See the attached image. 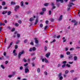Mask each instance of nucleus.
Wrapping results in <instances>:
<instances>
[{
    "instance_id": "f257e3e1",
    "label": "nucleus",
    "mask_w": 80,
    "mask_h": 80,
    "mask_svg": "<svg viewBox=\"0 0 80 80\" xmlns=\"http://www.w3.org/2000/svg\"><path fill=\"white\" fill-rule=\"evenodd\" d=\"M8 13V15H10L11 14L12 12L11 11L8 12L7 11H4L2 12V14H3V15H5V13Z\"/></svg>"
},
{
    "instance_id": "f03ea898",
    "label": "nucleus",
    "mask_w": 80,
    "mask_h": 80,
    "mask_svg": "<svg viewBox=\"0 0 80 80\" xmlns=\"http://www.w3.org/2000/svg\"><path fill=\"white\" fill-rule=\"evenodd\" d=\"M24 53V51H22V52H20L18 55V58H20V57L22 54Z\"/></svg>"
},
{
    "instance_id": "7ed1b4c3",
    "label": "nucleus",
    "mask_w": 80,
    "mask_h": 80,
    "mask_svg": "<svg viewBox=\"0 0 80 80\" xmlns=\"http://www.w3.org/2000/svg\"><path fill=\"white\" fill-rule=\"evenodd\" d=\"M24 72L25 73H27L29 72V69H28V66H27L26 68L25 69Z\"/></svg>"
},
{
    "instance_id": "20e7f679",
    "label": "nucleus",
    "mask_w": 80,
    "mask_h": 80,
    "mask_svg": "<svg viewBox=\"0 0 80 80\" xmlns=\"http://www.w3.org/2000/svg\"><path fill=\"white\" fill-rule=\"evenodd\" d=\"M58 77L60 80H62L63 79V77L62 76V73H60L58 75Z\"/></svg>"
},
{
    "instance_id": "39448f33",
    "label": "nucleus",
    "mask_w": 80,
    "mask_h": 80,
    "mask_svg": "<svg viewBox=\"0 0 80 80\" xmlns=\"http://www.w3.org/2000/svg\"><path fill=\"white\" fill-rule=\"evenodd\" d=\"M20 7L18 5L16 6L15 8L14 9V11H15L16 12H17V10H18V9H19Z\"/></svg>"
},
{
    "instance_id": "423d86ee",
    "label": "nucleus",
    "mask_w": 80,
    "mask_h": 80,
    "mask_svg": "<svg viewBox=\"0 0 80 80\" xmlns=\"http://www.w3.org/2000/svg\"><path fill=\"white\" fill-rule=\"evenodd\" d=\"M50 53L48 52L46 54L45 57L47 58H48L49 57H50Z\"/></svg>"
},
{
    "instance_id": "0eeeda50",
    "label": "nucleus",
    "mask_w": 80,
    "mask_h": 80,
    "mask_svg": "<svg viewBox=\"0 0 80 80\" xmlns=\"http://www.w3.org/2000/svg\"><path fill=\"white\" fill-rule=\"evenodd\" d=\"M12 45H13V42H10L9 45L7 48L8 49H9L11 47V46H12Z\"/></svg>"
},
{
    "instance_id": "6e6552de",
    "label": "nucleus",
    "mask_w": 80,
    "mask_h": 80,
    "mask_svg": "<svg viewBox=\"0 0 80 80\" xmlns=\"http://www.w3.org/2000/svg\"><path fill=\"white\" fill-rule=\"evenodd\" d=\"M38 22V18H36V20H35V22L34 24L37 25V23Z\"/></svg>"
},
{
    "instance_id": "1a4fd4ad",
    "label": "nucleus",
    "mask_w": 80,
    "mask_h": 80,
    "mask_svg": "<svg viewBox=\"0 0 80 80\" xmlns=\"http://www.w3.org/2000/svg\"><path fill=\"white\" fill-rule=\"evenodd\" d=\"M34 40H35V42L36 44H37V43H38V39H37V38H34Z\"/></svg>"
},
{
    "instance_id": "9d476101",
    "label": "nucleus",
    "mask_w": 80,
    "mask_h": 80,
    "mask_svg": "<svg viewBox=\"0 0 80 80\" xmlns=\"http://www.w3.org/2000/svg\"><path fill=\"white\" fill-rule=\"evenodd\" d=\"M72 1H70L69 2V4L68 5V7H72Z\"/></svg>"
},
{
    "instance_id": "9b49d317",
    "label": "nucleus",
    "mask_w": 80,
    "mask_h": 80,
    "mask_svg": "<svg viewBox=\"0 0 80 80\" xmlns=\"http://www.w3.org/2000/svg\"><path fill=\"white\" fill-rule=\"evenodd\" d=\"M73 58V54H71L68 57V58L69 59H71V58Z\"/></svg>"
},
{
    "instance_id": "f8f14e48",
    "label": "nucleus",
    "mask_w": 80,
    "mask_h": 80,
    "mask_svg": "<svg viewBox=\"0 0 80 80\" xmlns=\"http://www.w3.org/2000/svg\"><path fill=\"white\" fill-rule=\"evenodd\" d=\"M56 2H60L61 3H63V0H56Z\"/></svg>"
},
{
    "instance_id": "ddd939ff",
    "label": "nucleus",
    "mask_w": 80,
    "mask_h": 80,
    "mask_svg": "<svg viewBox=\"0 0 80 80\" xmlns=\"http://www.w3.org/2000/svg\"><path fill=\"white\" fill-rule=\"evenodd\" d=\"M34 20H35V19L33 18H31L30 19V22H33Z\"/></svg>"
},
{
    "instance_id": "4468645a",
    "label": "nucleus",
    "mask_w": 80,
    "mask_h": 80,
    "mask_svg": "<svg viewBox=\"0 0 80 80\" xmlns=\"http://www.w3.org/2000/svg\"><path fill=\"white\" fill-rule=\"evenodd\" d=\"M62 19V15L60 16L59 18L58 19V21H61Z\"/></svg>"
},
{
    "instance_id": "2eb2a0df",
    "label": "nucleus",
    "mask_w": 80,
    "mask_h": 80,
    "mask_svg": "<svg viewBox=\"0 0 80 80\" xmlns=\"http://www.w3.org/2000/svg\"><path fill=\"white\" fill-rule=\"evenodd\" d=\"M68 72H69V71H68V70H66L65 71L64 73L65 74H68Z\"/></svg>"
},
{
    "instance_id": "dca6fc26",
    "label": "nucleus",
    "mask_w": 80,
    "mask_h": 80,
    "mask_svg": "<svg viewBox=\"0 0 80 80\" xmlns=\"http://www.w3.org/2000/svg\"><path fill=\"white\" fill-rule=\"evenodd\" d=\"M45 63H49V62H48V60H47L46 58H45Z\"/></svg>"
},
{
    "instance_id": "f3484780",
    "label": "nucleus",
    "mask_w": 80,
    "mask_h": 80,
    "mask_svg": "<svg viewBox=\"0 0 80 80\" xmlns=\"http://www.w3.org/2000/svg\"><path fill=\"white\" fill-rule=\"evenodd\" d=\"M77 60V56H74V61H76Z\"/></svg>"
},
{
    "instance_id": "a211bd4d",
    "label": "nucleus",
    "mask_w": 80,
    "mask_h": 80,
    "mask_svg": "<svg viewBox=\"0 0 80 80\" xmlns=\"http://www.w3.org/2000/svg\"><path fill=\"white\" fill-rule=\"evenodd\" d=\"M14 25L15 27H18L19 26V24L17 23H15Z\"/></svg>"
},
{
    "instance_id": "6ab92c4d",
    "label": "nucleus",
    "mask_w": 80,
    "mask_h": 80,
    "mask_svg": "<svg viewBox=\"0 0 80 80\" xmlns=\"http://www.w3.org/2000/svg\"><path fill=\"white\" fill-rule=\"evenodd\" d=\"M46 10H47V9H46V8H43L42 9V12H45V11H46Z\"/></svg>"
},
{
    "instance_id": "aec40b11",
    "label": "nucleus",
    "mask_w": 80,
    "mask_h": 80,
    "mask_svg": "<svg viewBox=\"0 0 80 80\" xmlns=\"http://www.w3.org/2000/svg\"><path fill=\"white\" fill-rule=\"evenodd\" d=\"M32 49L33 51H35V50H36L37 49L36 48H35V47H33L32 48Z\"/></svg>"
},
{
    "instance_id": "412c9836",
    "label": "nucleus",
    "mask_w": 80,
    "mask_h": 80,
    "mask_svg": "<svg viewBox=\"0 0 80 80\" xmlns=\"http://www.w3.org/2000/svg\"><path fill=\"white\" fill-rule=\"evenodd\" d=\"M45 13L44 12L42 11V12H41L39 13V14L40 15H43V14Z\"/></svg>"
},
{
    "instance_id": "4be33fe9",
    "label": "nucleus",
    "mask_w": 80,
    "mask_h": 80,
    "mask_svg": "<svg viewBox=\"0 0 80 80\" xmlns=\"http://www.w3.org/2000/svg\"><path fill=\"white\" fill-rule=\"evenodd\" d=\"M16 3L15 2H11V5H15Z\"/></svg>"
},
{
    "instance_id": "5701e85b",
    "label": "nucleus",
    "mask_w": 80,
    "mask_h": 80,
    "mask_svg": "<svg viewBox=\"0 0 80 80\" xmlns=\"http://www.w3.org/2000/svg\"><path fill=\"white\" fill-rule=\"evenodd\" d=\"M50 5L52 6H55V4L53 2H51Z\"/></svg>"
},
{
    "instance_id": "b1692460",
    "label": "nucleus",
    "mask_w": 80,
    "mask_h": 80,
    "mask_svg": "<svg viewBox=\"0 0 80 80\" xmlns=\"http://www.w3.org/2000/svg\"><path fill=\"white\" fill-rule=\"evenodd\" d=\"M37 71L38 73H40V68H38L37 69Z\"/></svg>"
},
{
    "instance_id": "393cba45",
    "label": "nucleus",
    "mask_w": 80,
    "mask_h": 80,
    "mask_svg": "<svg viewBox=\"0 0 80 80\" xmlns=\"http://www.w3.org/2000/svg\"><path fill=\"white\" fill-rule=\"evenodd\" d=\"M66 54L67 55H70V52L68 51L66 52Z\"/></svg>"
},
{
    "instance_id": "a878e982",
    "label": "nucleus",
    "mask_w": 80,
    "mask_h": 80,
    "mask_svg": "<svg viewBox=\"0 0 80 80\" xmlns=\"http://www.w3.org/2000/svg\"><path fill=\"white\" fill-rule=\"evenodd\" d=\"M66 67H68V68H70V65L67 64H66Z\"/></svg>"
},
{
    "instance_id": "bb28decb",
    "label": "nucleus",
    "mask_w": 80,
    "mask_h": 80,
    "mask_svg": "<svg viewBox=\"0 0 80 80\" xmlns=\"http://www.w3.org/2000/svg\"><path fill=\"white\" fill-rule=\"evenodd\" d=\"M48 3H45L44 4V6H45L46 7H47V6H48Z\"/></svg>"
},
{
    "instance_id": "cd10ccee",
    "label": "nucleus",
    "mask_w": 80,
    "mask_h": 80,
    "mask_svg": "<svg viewBox=\"0 0 80 80\" xmlns=\"http://www.w3.org/2000/svg\"><path fill=\"white\" fill-rule=\"evenodd\" d=\"M64 58V56H63V55H61L60 56V58Z\"/></svg>"
},
{
    "instance_id": "c85d7f7f",
    "label": "nucleus",
    "mask_w": 80,
    "mask_h": 80,
    "mask_svg": "<svg viewBox=\"0 0 80 80\" xmlns=\"http://www.w3.org/2000/svg\"><path fill=\"white\" fill-rule=\"evenodd\" d=\"M21 6L22 7L23 6V1L21 2Z\"/></svg>"
},
{
    "instance_id": "c756f323",
    "label": "nucleus",
    "mask_w": 80,
    "mask_h": 80,
    "mask_svg": "<svg viewBox=\"0 0 80 80\" xmlns=\"http://www.w3.org/2000/svg\"><path fill=\"white\" fill-rule=\"evenodd\" d=\"M1 67L3 69H5V67L3 66V65H2L1 66Z\"/></svg>"
},
{
    "instance_id": "7c9ffc66",
    "label": "nucleus",
    "mask_w": 80,
    "mask_h": 80,
    "mask_svg": "<svg viewBox=\"0 0 80 80\" xmlns=\"http://www.w3.org/2000/svg\"><path fill=\"white\" fill-rule=\"evenodd\" d=\"M48 48L47 47V46H45L44 47V50H45V51H47V49H48Z\"/></svg>"
},
{
    "instance_id": "2f4dec72",
    "label": "nucleus",
    "mask_w": 80,
    "mask_h": 80,
    "mask_svg": "<svg viewBox=\"0 0 80 80\" xmlns=\"http://www.w3.org/2000/svg\"><path fill=\"white\" fill-rule=\"evenodd\" d=\"M36 58V57H34L33 58H32V61H33V60H35Z\"/></svg>"
},
{
    "instance_id": "473e14b6",
    "label": "nucleus",
    "mask_w": 80,
    "mask_h": 80,
    "mask_svg": "<svg viewBox=\"0 0 80 80\" xmlns=\"http://www.w3.org/2000/svg\"><path fill=\"white\" fill-rule=\"evenodd\" d=\"M2 5H5V1H3L2 2Z\"/></svg>"
},
{
    "instance_id": "72a5a7b5",
    "label": "nucleus",
    "mask_w": 80,
    "mask_h": 80,
    "mask_svg": "<svg viewBox=\"0 0 80 80\" xmlns=\"http://www.w3.org/2000/svg\"><path fill=\"white\" fill-rule=\"evenodd\" d=\"M55 41H56V40L54 39L53 40V41L52 42H51L50 43H53L54 42H55Z\"/></svg>"
},
{
    "instance_id": "f704fd0d",
    "label": "nucleus",
    "mask_w": 80,
    "mask_h": 80,
    "mask_svg": "<svg viewBox=\"0 0 80 80\" xmlns=\"http://www.w3.org/2000/svg\"><path fill=\"white\" fill-rule=\"evenodd\" d=\"M12 77H13L12 74L9 75L8 76V77H9V78H12Z\"/></svg>"
},
{
    "instance_id": "c9c22d12",
    "label": "nucleus",
    "mask_w": 80,
    "mask_h": 80,
    "mask_svg": "<svg viewBox=\"0 0 80 80\" xmlns=\"http://www.w3.org/2000/svg\"><path fill=\"white\" fill-rule=\"evenodd\" d=\"M52 14V11L50 10L49 11V15H50Z\"/></svg>"
},
{
    "instance_id": "e433bc0d",
    "label": "nucleus",
    "mask_w": 80,
    "mask_h": 80,
    "mask_svg": "<svg viewBox=\"0 0 80 80\" xmlns=\"http://www.w3.org/2000/svg\"><path fill=\"white\" fill-rule=\"evenodd\" d=\"M40 28H42L43 25L42 24H40Z\"/></svg>"
},
{
    "instance_id": "4c0bfd02",
    "label": "nucleus",
    "mask_w": 80,
    "mask_h": 80,
    "mask_svg": "<svg viewBox=\"0 0 80 80\" xmlns=\"http://www.w3.org/2000/svg\"><path fill=\"white\" fill-rule=\"evenodd\" d=\"M72 22H73V23H75L76 22V20L75 19L72 20L71 21Z\"/></svg>"
},
{
    "instance_id": "58836bf2",
    "label": "nucleus",
    "mask_w": 80,
    "mask_h": 80,
    "mask_svg": "<svg viewBox=\"0 0 80 80\" xmlns=\"http://www.w3.org/2000/svg\"><path fill=\"white\" fill-rule=\"evenodd\" d=\"M55 8H56V7L55 6H52V10H53V9H55Z\"/></svg>"
},
{
    "instance_id": "ea45409f",
    "label": "nucleus",
    "mask_w": 80,
    "mask_h": 80,
    "mask_svg": "<svg viewBox=\"0 0 80 80\" xmlns=\"http://www.w3.org/2000/svg\"><path fill=\"white\" fill-rule=\"evenodd\" d=\"M33 49H32V48H31L29 50V52H32Z\"/></svg>"
},
{
    "instance_id": "a19ab883",
    "label": "nucleus",
    "mask_w": 80,
    "mask_h": 80,
    "mask_svg": "<svg viewBox=\"0 0 80 80\" xmlns=\"http://www.w3.org/2000/svg\"><path fill=\"white\" fill-rule=\"evenodd\" d=\"M67 63V61H66L62 62V63H63V64H65V63Z\"/></svg>"
},
{
    "instance_id": "79ce46f5",
    "label": "nucleus",
    "mask_w": 80,
    "mask_h": 80,
    "mask_svg": "<svg viewBox=\"0 0 80 80\" xmlns=\"http://www.w3.org/2000/svg\"><path fill=\"white\" fill-rule=\"evenodd\" d=\"M17 35L18 38H19L20 37V35L19 34H17Z\"/></svg>"
},
{
    "instance_id": "37998d69",
    "label": "nucleus",
    "mask_w": 80,
    "mask_h": 80,
    "mask_svg": "<svg viewBox=\"0 0 80 80\" xmlns=\"http://www.w3.org/2000/svg\"><path fill=\"white\" fill-rule=\"evenodd\" d=\"M41 59L43 62H44L45 61V59L44 58H41Z\"/></svg>"
},
{
    "instance_id": "c03bdc74",
    "label": "nucleus",
    "mask_w": 80,
    "mask_h": 80,
    "mask_svg": "<svg viewBox=\"0 0 80 80\" xmlns=\"http://www.w3.org/2000/svg\"><path fill=\"white\" fill-rule=\"evenodd\" d=\"M65 66H66V65H65V64H63L62 66V68H64V67H65Z\"/></svg>"
},
{
    "instance_id": "a18cd8bd",
    "label": "nucleus",
    "mask_w": 80,
    "mask_h": 80,
    "mask_svg": "<svg viewBox=\"0 0 80 80\" xmlns=\"http://www.w3.org/2000/svg\"><path fill=\"white\" fill-rule=\"evenodd\" d=\"M27 42H28V41L27 39L24 40V43H27Z\"/></svg>"
},
{
    "instance_id": "49530a36",
    "label": "nucleus",
    "mask_w": 80,
    "mask_h": 80,
    "mask_svg": "<svg viewBox=\"0 0 80 80\" xmlns=\"http://www.w3.org/2000/svg\"><path fill=\"white\" fill-rule=\"evenodd\" d=\"M44 74L45 75H47V74H48V73L47 72L45 71L44 72Z\"/></svg>"
},
{
    "instance_id": "de8ad7c7",
    "label": "nucleus",
    "mask_w": 80,
    "mask_h": 80,
    "mask_svg": "<svg viewBox=\"0 0 80 80\" xmlns=\"http://www.w3.org/2000/svg\"><path fill=\"white\" fill-rule=\"evenodd\" d=\"M15 49H17L18 48V46L17 45H16L15 46Z\"/></svg>"
},
{
    "instance_id": "09e8293b",
    "label": "nucleus",
    "mask_w": 80,
    "mask_h": 80,
    "mask_svg": "<svg viewBox=\"0 0 80 80\" xmlns=\"http://www.w3.org/2000/svg\"><path fill=\"white\" fill-rule=\"evenodd\" d=\"M4 58V57H3V56H2V57H0V60H2V59L3 60V58Z\"/></svg>"
},
{
    "instance_id": "8fccbe9b",
    "label": "nucleus",
    "mask_w": 80,
    "mask_h": 80,
    "mask_svg": "<svg viewBox=\"0 0 80 80\" xmlns=\"http://www.w3.org/2000/svg\"><path fill=\"white\" fill-rule=\"evenodd\" d=\"M32 42L30 43V44L31 45H34V44H33V42H32Z\"/></svg>"
},
{
    "instance_id": "3c124183",
    "label": "nucleus",
    "mask_w": 80,
    "mask_h": 80,
    "mask_svg": "<svg viewBox=\"0 0 80 80\" xmlns=\"http://www.w3.org/2000/svg\"><path fill=\"white\" fill-rule=\"evenodd\" d=\"M47 28H48V26H46L44 27V30H46V29H47Z\"/></svg>"
},
{
    "instance_id": "603ef678",
    "label": "nucleus",
    "mask_w": 80,
    "mask_h": 80,
    "mask_svg": "<svg viewBox=\"0 0 80 80\" xmlns=\"http://www.w3.org/2000/svg\"><path fill=\"white\" fill-rule=\"evenodd\" d=\"M20 42V41H19V40H18L17 42H16V44H18V43H19V42Z\"/></svg>"
},
{
    "instance_id": "864d4df0",
    "label": "nucleus",
    "mask_w": 80,
    "mask_h": 80,
    "mask_svg": "<svg viewBox=\"0 0 80 80\" xmlns=\"http://www.w3.org/2000/svg\"><path fill=\"white\" fill-rule=\"evenodd\" d=\"M15 72H12V76H13V75H15Z\"/></svg>"
},
{
    "instance_id": "5fc2aeb1",
    "label": "nucleus",
    "mask_w": 80,
    "mask_h": 80,
    "mask_svg": "<svg viewBox=\"0 0 80 80\" xmlns=\"http://www.w3.org/2000/svg\"><path fill=\"white\" fill-rule=\"evenodd\" d=\"M28 63H26V64H25L24 65V67H27V66L28 65Z\"/></svg>"
},
{
    "instance_id": "6e6d98bb",
    "label": "nucleus",
    "mask_w": 80,
    "mask_h": 80,
    "mask_svg": "<svg viewBox=\"0 0 80 80\" xmlns=\"http://www.w3.org/2000/svg\"><path fill=\"white\" fill-rule=\"evenodd\" d=\"M61 66V64L60 63L58 64V67H60Z\"/></svg>"
},
{
    "instance_id": "4d7b16f0",
    "label": "nucleus",
    "mask_w": 80,
    "mask_h": 80,
    "mask_svg": "<svg viewBox=\"0 0 80 80\" xmlns=\"http://www.w3.org/2000/svg\"><path fill=\"white\" fill-rule=\"evenodd\" d=\"M18 23H22V21L21 20H19L18 21Z\"/></svg>"
},
{
    "instance_id": "13d9d810",
    "label": "nucleus",
    "mask_w": 80,
    "mask_h": 80,
    "mask_svg": "<svg viewBox=\"0 0 80 80\" xmlns=\"http://www.w3.org/2000/svg\"><path fill=\"white\" fill-rule=\"evenodd\" d=\"M23 61L24 62H27V60L25 58H24Z\"/></svg>"
},
{
    "instance_id": "bf43d9fd",
    "label": "nucleus",
    "mask_w": 80,
    "mask_h": 80,
    "mask_svg": "<svg viewBox=\"0 0 80 80\" xmlns=\"http://www.w3.org/2000/svg\"><path fill=\"white\" fill-rule=\"evenodd\" d=\"M14 56H17V53L15 52L14 53Z\"/></svg>"
},
{
    "instance_id": "052dcab7",
    "label": "nucleus",
    "mask_w": 80,
    "mask_h": 80,
    "mask_svg": "<svg viewBox=\"0 0 80 80\" xmlns=\"http://www.w3.org/2000/svg\"><path fill=\"white\" fill-rule=\"evenodd\" d=\"M31 55H35V52H33L31 54Z\"/></svg>"
},
{
    "instance_id": "680f3d73",
    "label": "nucleus",
    "mask_w": 80,
    "mask_h": 80,
    "mask_svg": "<svg viewBox=\"0 0 80 80\" xmlns=\"http://www.w3.org/2000/svg\"><path fill=\"white\" fill-rule=\"evenodd\" d=\"M51 21L52 22H53L54 21V19H51Z\"/></svg>"
},
{
    "instance_id": "e2e57ef3",
    "label": "nucleus",
    "mask_w": 80,
    "mask_h": 80,
    "mask_svg": "<svg viewBox=\"0 0 80 80\" xmlns=\"http://www.w3.org/2000/svg\"><path fill=\"white\" fill-rule=\"evenodd\" d=\"M20 70H22L23 69V67L21 66L19 68Z\"/></svg>"
},
{
    "instance_id": "0e129e2a",
    "label": "nucleus",
    "mask_w": 80,
    "mask_h": 80,
    "mask_svg": "<svg viewBox=\"0 0 80 80\" xmlns=\"http://www.w3.org/2000/svg\"><path fill=\"white\" fill-rule=\"evenodd\" d=\"M8 63V61H6L5 62V64H7Z\"/></svg>"
},
{
    "instance_id": "69168bd1",
    "label": "nucleus",
    "mask_w": 80,
    "mask_h": 80,
    "mask_svg": "<svg viewBox=\"0 0 80 80\" xmlns=\"http://www.w3.org/2000/svg\"><path fill=\"white\" fill-rule=\"evenodd\" d=\"M2 27H0V32H2Z\"/></svg>"
},
{
    "instance_id": "338daca9",
    "label": "nucleus",
    "mask_w": 80,
    "mask_h": 80,
    "mask_svg": "<svg viewBox=\"0 0 80 80\" xmlns=\"http://www.w3.org/2000/svg\"><path fill=\"white\" fill-rule=\"evenodd\" d=\"M78 79V78H77V77H76V78H74L73 79V80H77Z\"/></svg>"
},
{
    "instance_id": "774afa93",
    "label": "nucleus",
    "mask_w": 80,
    "mask_h": 80,
    "mask_svg": "<svg viewBox=\"0 0 80 80\" xmlns=\"http://www.w3.org/2000/svg\"><path fill=\"white\" fill-rule=\"evenodd\" d=\"M12 32H14L15 31V28H13L12 30Z\"/></svg>"
}]
</instances>
